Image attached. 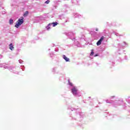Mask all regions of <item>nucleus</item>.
I'll list each match as a JSON object with an SVG mask.
<instances>
[{"label": "nucleus", "instance_id": "nucleus-14", "mask_svg": "<svg viewBox=\"0 0 130 130\" xmlns=\"http://www.w3.org/2000/svg\"><path fill=\"white\" fill-rule=\"evenodd\" d=\"M95 31H98V28H96Z\"/></svg>", "mask_w": 130, "mask_h": 130}, {"label": "nucleus", "instance_id": "nucleus-7", "mask_svg": "<svg viewBox=\"0 0 130 130\" xmlns=\"http://www.w3.org/2000/svg\"><path fill=\"white\" fill-rule=\"evenodd\" d=\"M28 14H29V12L28 11H26L23 15L24 17L28 16Z\"/></svg>", "mask_w": 130, "mask_h": 130}, {"label": "nucleus", "instance_id": "nucleus-8", "mask_svg": "<svg viewBox=\"0 0 130 130\" xmlns=\"http://www.w3.org/2000/svg\"><path fill=\"white\" fill-rule=\"evenodd\" d=\"M9 23L10 24H13V23H14V20H13V19H10Z\"/></svg>", "mask_w": 130, "mask_h": 130}, {"label": "nucleus", "instance_id": "nucleus-3", "mask_svg": "<svg viewBox=\"0 0 130 130\" xmlns=\"http://www.w3.org/2000/svg\"><path fill=\"white\" fill-rule=\"evenodd\" d=\"M103 39H104V37H102L99 40V41H98V42L96 43L97 45H100V44H101V42L103 41Z\"/></svg>", "mask_w": 130, "mask_h": 130}, {"label": "nucleus", "instance_id": "nucleus-1", "mask_svg": "<svg viewBox=\"0 0 130 130\" xmlns=\"http://www.w3.org/2000/svg\"><path fill=\"white\" fill-rule=\"evenodd\" d=\"M24 23V18L23 17H21V19H19L16 22V24L15 25L16 28H19L22 24Z\"/></svg>", "mask_w": 130, "mask_h": 130}, {"label": "nucleus", "instance_id": "nucleus-2", "mask_svg": "<svg viewBox=\"0 0 130 130\" xmlns=\"http://www.w3.org/2000/svg\"><path fill=\"white\" fill-rule=\"evenodd\" d=\"M72 91V93L73 95H77V92H78V89L76 87H73V88L71 89Z\"/></svg>", "mask_w": 130, "mask_h": 130}, {"label": "nucleus", "instance_id": "nucleus-5", "mask_svg": "<svg viewBox=\"0 0 130 130\" xmlns=\"http://www.w3.org/2000/svg\"><path fill=\"white\" fill-rule=\"evenodd\" d=\"M63 58L66 60V61H70V59L67 58L64 55H63Z\"/></svg>", "mask_w": 130, "mask_h": 130}, {"label": "nucleus", "instance_id": "nucleus-6", "mask_svg": "<svg viewBox=\"0 0 130 130\" xmlns=\"http://www.w3.org/2000/svg\"><path fill=\"white\" fill-rule=\"evenodd\" d=\"M9 48L10 49H14V45H13V44H10L9 45Z\"/></svg>", "mask_w": 130, "mask_h": 130}, {"label": "nucleus", "instance_id": "nucleus-12", "mask_svg": "<svg viewBox=\"0 0 130 130\" xmlns=\"http://www.w3.org/2000/svg\"><path fill=\"white\" fill-rule=\"evenodd\" d=\"M94 56H95V57L98 56V54H95V55H94Z\"/></svg>", "mask_w": 130, "mask_h": 130}, {"label": "nucleus", "instance_id": "nucleus-13", "mask_svg": "<svg viewBox=\"0 0 130 130\" xmlns=\"http://www.w3.org/2000/svg\"><path fill=\"white\" fill-rule=\"evenodd\" d=\"M49 29H50V27H48V28H47V30H49Z\"/></svg>", "mask_w": 130, "mask_h": 130}, {"label": "nucleus", "instance_id": "nucleus-11", "mask_svg": "<svg viewBox=\"0 0 130 130\" xmlns=\"http://www.w3.org/2000/svg\"><path fill=\"white\" fill-rule=\"evenodd\" d=\"M69 84L70 86H71L72 87H73V83H72L71 82H70V81H69Z\"/></svg>", "mask_w": 130, "mask_h": 130}, {"label": "nucleus", "instance_id": "nucleus-9", "mask_svg": "<svg viewBox=\"0 0 130 130\" xmlns=\"http://www.w3.org/2000/svg\"><path fill=\"white\" fill-rule=\"evenodd\" d=\"M49 3H50V1L49 0H48L45 2V4H49Z\"/></svg>", "mask_w": 130, "mask_h": 130}, {"label": "nucleus", "instance_id": "nucleus-4", "mask_svg": "<svg viewBox=\"0 0 130 130\" xmlns=\"http://www.w3.org/2000/svg\"><path fill=\"white\" fill-rule=\"evenodd\" d=\"M50 25H53V27H55L57 25V22H53V23H49L48 25V27H49Z\"/></svg>", "mask_w": 130, "mask_h": 130}, {"label": "nucleus", "instance_id": "nucleus-10", "mask_svg": "<svg viewBox=\"0 0 130 130\" xmlns=\"http://www.w3.org/2000/svg\"><path fill=\"white\" fill-rule=\"evenodd\" d=\"M90 55H91V56L94 55V52L93 51H91V52L90 53Z\"/></svg>", "mask_w": 130, "mask_h": 130}]
</instances>
